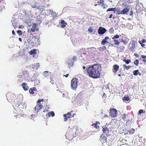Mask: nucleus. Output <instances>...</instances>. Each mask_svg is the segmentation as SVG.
<instances>
[{"instance_id":"obj_39","label":"nucleus","mask_w":146,"mask_h":146,"mask_svg":"<svg viewBox=\"0 0 146 146\" xmlns=\"http://www.w3.org/2000/svg\"><path fill=\"white\" fill-rule=\"evenodd\" d=\"M72 59V60L73 62H74V61H76L77 60V58L76 56H74Z\"/></svg>"},{"instance_id":"obj_57","label":"nucleus","mask_w":146,"mask_h":146,"mask_svg":"<svg viewBox=\"0 0 146 146\" xmlns=\"http://www.w3.org/2000/svg\"><path fill=\"white\" fill-rule=\"evenodd\" d=\"M12 33L13 35H15V33L13 30L12 31Z\"/></svg>"},{"instance_id":"obj_60","label":"nucleus","mask_w":146,"mask_h":146,"mask_svg":"<svg viewBox=\"0 0 146 146\" xmlns=\"http://www.w3.org/2000/svg\"><path fill=\"white\" fill-rule=\"evenodd\" d=\"M104 117H108V115L106 114H105V115H104Z\"/></svg>"},{"instance_id":"obj_11","label":"nucleus","mask_w":146,"mask_h":146,"mask_svg":"<svg viewBox=\"0 0 146 146\" xmlns=\"http://www.w3.org/2000/svg\"><path fill=\"white\" fill-rule=\"evenodd\" d=\"M109 39V37L108 36H106L105 38L101 42V44L102 45H104L105 44H107L108 43V41H107V40H108Z\"/></svg>"},{"instance_id":"obj_56","label":"nucleus","mask_w":146,"mask_h":146,"mask_svg":"<svg viewBox=\"0 0 146 146\" xmlns=\"http://www.w3.org/2000/svg\"><path fill=\"white\" fill-rule=\"evenodd\" d=\"M35 26H36V24H33V27H33V28H34Z\"/></svg>"},{"instance_id":"obj_37","label":"nucleus","mask_w":146,"mask_h":146,"mask_svg":"<svg viewBox=\"0 0 146 146\" xmlns=\"http://www.w3.org/2000/svg\"><path fill=\"white\" fill-rule=\"evenodd\" d=\"M31 31L33 32H34L35 31H36V26H35L34 28H33V27H32V28L31 29Z\"/></svg>"},{"instance_id":"obj_26","label":"nucleus","mask_w":146,"mask_h":146,"mask_svg":"<svg viewBox=\"0 0 146 146\" xmlns=\"http://www.w3.org/2000/svg\"><path fill=\"white\" fill-rule=\"evenodd\" d=\"M135 131V130L133 128H131L130 130H129V134H133Z\"/></svg>"},{"instance_id":"obj_49","label":"nucleus","mask_w":146,"mask_h":146,"mask_svg":"<svg viewBox=\"0 0 146 146\" xmlns=\"http://www.w3.org/2000/svg\"><path fill=\"white\" fill-rule=\"evenodd\" d=\"M141 56L142 58H144V59L146 58V56L145 55H142Z\"/></svg>"},{"instance_id":"obj_14","label":"nucleus","mask_w":146,"mask_h":146,"mask_svg":"<svg viewBox=\"0 0 146 146\" xmlns=\"http://www.w3.org/2000/svg\"><path fill=\"white\" fill-rule=\"evenodd\" d=\"M27 84L25 82L22 84L23 88L24 90H27L29 88V87L27 86Z\"/></svg>"},{"instance_id":"obj_51","label":"nucleus","mask_w":146,"mask_h":146,"mask_svg":"<svg viewBox=\"0 0 146 146\" xmlns=\"http://www.w3.org/2000/svg\"><path fill=\"white\" fill-rule=\"evenodd\" d=\"M120 42H123L124 44L126 43V42H125V41H124V40L123 39H121L120 40Z\"/></svg>"},{"instance_id":"obj_48","label":"nucleus","mask_w":146,"mask_h":146,"mask_svg":"<svg viewBox=\"0 0 146 146\" xmlns=\"http://www.w3.org/2000/svg\"><path fill=\"white\" fill-rule=\"evenodd\" d=\"M88 31L90 32V33H92L93 31L92 29L91 28H89L88 29Z\"/></svg>"},{"instance_id":"obj_33","label":"nucleus","mask_w":146,"mask_h":146,"mask_svg":"<svg viewBox=\"0 0 146 146\" xmlns=\"http://www.w3.org/2000/svg\"><path fill=\"white\" fill-rule=\"evenodd\" d=\"M139 60H138L137 59L134 61V64L136 66H138L139 63Z\"/></svg>"},{"instance_id":"obj_47","label":"nucleus","mask_w":146,"mask_h":146,"mask_svg":"<svg viewBox=\"0 0 146 146\" xmlns=\"http://www.w3.org/2000/svg\"><path fill=\"white\" fill-rule=\"evenodd\" d=\"M143 110H140L138 112V113L141 114L143 112Z\"/></svg>"},{"instance_id":"obj_19","label":"nucleus","mask_w":146,"mask_h":146,"mask_svg":"<svg viewBox=\"0 0 146 146\" xmlns=\"http://www.w3.org/2000/svg\"><path fill=\"white\" fill-rule=\"evenodd\" d=\"M49 74H50L48 71H46L44 72H43V75L46 78L49 75Z\"/></svg>"},{"instance_id":"obj_29","label":"nucleus","mask_w":146,"mask_h":146,"mask_svg":"<svg viewBox=\"0 0 146 146\" xmlns=\"http://www.w3.org/2000/svg\"><path fill=\"white\" fill-rule=\"evenodd\" d=\"M123 61L125 62L126 64H128L131 62V60L130 59H127L126 60L125 59L123 60Z\"/></svg>"},{"instance_id":"obj_13","label":"nucleus","mask_w":146,"mask_h":146,"mask_svg":"<svg viewBox=\"0 0 146 146\" xmlns=\"http://www.w3.org/2000/svg\"><path fill=\"white\" fill-rule=\"evenodd\" d=\"M36 49H33V50H32L29 52V54L30 55H33V57H35V56L36 54Z\"/></svg>"},{"instance_id":"obj_5","label":"nucleus","mask_w":146,"mask_h":146,"mask_svg":"<svg viewBox=\"0 0 146 146\" xmlns=\"http://www.w3.org/2000/svg\"><path fill=\"white\" fill-rule=\"evenodd\" d=\"M72 115L71 113L70 112H68L66 114H64V121H66L68 119L71 117Z\"/></svg>"},{"instance_id":"obj_46","label":"nucleus","mask_w":146,"mask_h":146,"mask_svg":"<svg viewBox=\"0 0 146 146\" xmlns=\"http://www.w3.org/2000/svg\"><path fill=\"white\" fill-rule=\"evenodd\" d=\"M43 107L42 105L41 104H38V108H39V110H40L41 108H42Z\"/></svg>"},{"instance_id":"obj_20","label":"nucleus","mask_w":146,"mask_h":146,"mask_svg":"<svg viewBox=\"0 0 146 146\" xmlns=\"http://www.w3.org/2000/svg\"><path fill=\"white\" fill-rule=\"evenodd\" d=\"M102 131L104 133H105L106 131L109 132V129L107 127L104 126L102 127Z\"/></svg>"},{"instance_id":"obj_18","label":"nucleus","mask_w":146,"mask_h":146,"mask_svg":"<svg viewBox=\"0 0 146 146\" xmlns=\"http://www.w3.org/2000/svg\"><path fill=\"white\" fill-rule=\"evenodd\" d=\"M113 11L114 12V13H116V8H109L107 10V12H108V11Z\"/></svg>"},{"instance_id":"obj_58","label":"nucleus","mask_w":146,"mask_h":146,"mask_svg":"<svg viewBox=\"0 0 146 146\" xmlns=\"http://www.w3.org/2000/svg\"><path fill=\"white\" fill-rule=\"evenodd\" d=\"M50 82L52 84H54V82H53V80H51L50 81Z\"/></svg>"},{"instance_id":"obj_30","label":"nucleus","mask_w":146,"mask_h":146,"mask_svg":"<svg viewBox=\"0 0 146 146\" xmlns=\"http://www.w3.org/2000/svg\"><path fill=\"white\" fill-rule=\"evenodd\" d=\"M123 67L125 68L126 70H128L129 68H131V66H126L125 64H123Z\"/></svg>"},{"instance_id":"obj_52","label":"nucleus","mask_w":146,"mask_h":146,"mask_svg":"<svg viewBox=\"0 0 146 146\" xmlns=\"http://www.w3.org/2000/svg\"><path fill=\"white\" fill-rule=\"evenodd\" d=\"M134 55L136 57H139V55L137 53H135Z\"/></svg>"},{"instance_id":"obj_27","label":"nucleus","mask_w":146,"mask_h":146,"mask_svg":"<svg viewBox=\"0 0 146 146\" xmlns=\"http://www.w3.org/2000/svg\"><path fill=\"white\" fill-rule=\"evenodd\" d=\"M126 116H128L126 114L124 113L122 115V119H123L124 121H125V119L126 118Z\"/></svg>"},{"instance_id":"obj_35","label":"nucleus","mask_w":146,"mask_h":146,"mask_svg":"<svg viewBox=\"0 0 146 146\" xmlns=\"http://www.w3.org/2000/svg\"><path fill=\"white\" fill-rule=\"evenodd\" d=\"M119 38V35H115L112 38V39L115 40V39L118 38Z\"/></svg>"},{"instance_id":"obj_16","label":"nucleus","mask_w":146,"mask_h":146,"mask_svg":"<svg viewBox=\"0 0 146 146\" xmlns=\"http://www.w3.org/2000/svg\"><path fill=\"white\" fill-rule=\"evenodd\" d=\"M100 123L99 121H97L96 122V123H93L92 125V126H94V127L96 129H98L99 128V125H98V124H100Z\"/></svg>"},{"instance_id":"obj_64","label":"nucleus","mask_w":146,"mask_h":146,"mask_svg":"<svg viewBox=\"0 0 146 146\" xmlns=\"http://www.w3.org/2000/svg\"><path fill=\"white\" fill-rule=\"evenodd\" d=\"M141 44L142 46L143 47L144 46H145V44Z\"/></svg>"},{"instance_id":"obj_45","label":"nucleus","mask_w":146,"mask_h":146,"mask_svg":"<svg viewBox=\"0 0 146 146\" xmlns=\"http://www.w3.org/2000/svg\"><path fill=\"white\" fill-rule=\"evenodd\" d=\"M15 22L14 21V20H13L12 22V25L15 28V27H17V26H16V24L15 23Z\"/></svg>"},{"instance_id":"obj_59","label":"nucleus","mask_w":146,"mask_h":146,"mask_svg":"<svg viewBox=\"0 0 146 146\" xmlns=\"http://www.w3.org/2000/svg\"><path fill=\"white\" fill-rule=\"evenodd\" d=\"M142 61L144 63H145L146 62V60L145 59H143Z\"/></svg>"},{"instance_id":"obj_24","label":"nucleus","mask_w":146,"mask_h":146,"mask_svg":"<svg viewBox=\"0 0 146 146\" xmlns=\"http://www.w3.org/2000/svg\"><path fill=\"white\" fill-rule=\"evenodd\" d=\"M131 46L129 48V49L131 51H133L134 50V48L135 47V45L133 44H131Z\"/></svg>"},{"instance_id":"obj_41","label":"nucleus","mask_w":146,"mask_h":146,"mask_svg":"<svg viewBox=\"0 0 146 146\" xmlns=\"http://www.w3.org/2000/svg\"><path fill=\"white\" fill-rule=\"evenodd\" d=\"M17 33L19 35H22V32L21 31V30H18L17 32Z\"/></svg>"},{"instance_id":"obj_38","label":"nucleus","mask_w":146,"mask_h":146,"mask_svg":"<svg viewBox=\"0 0 146 146\" xmlns=\"http://www.w3.org/2000/svg\"><path fill=\"white\" fill-rule=\"evenodd\" d=\"M114 41L115 42V44L118 45L119 44L120 42L118 41L117 40H114Z\"/></svg>"},{"instance_id":"obj_15","label":"nucleus","mask_w":146,"mask_h":146,"mask_svg":"<svg viewBox=\"0 0 146 146\" xmlns=\"http://www.w3.org/2000/svg\"><path fill=\"white\" fill-rule=\"evenodd\" d=\"M101 140L102 141V142H106L107 141V138L104 135L103 136L102 135L100 137Z\"/></svg>"},{"instance_id":"obj_61","label":"nucleus","mask_w":146,"mask_h":146,"mask_svg":"<svg viewBox=\"0 0 146 146\" xmlns=\"http://www.w3.org/2000/svg\"><path fill=\"white\" fill-rule=\"evenodd\" d=\"M68 75H69V74H66V75H64V76L66 77H67L68 76Z\"/></svg>"},{"instance_id":"obj_43","label":"nucleus","mask_w":146,"mask_h":146,"mask_svg":"<svg viewBox=\"0 0 146 146\" xmlns=\"http://www.w3.org/2000/svg\"><path fill=\"white\" fill-rule=\"evenodd\" d=\"M29 92L31 94H33L34 93V92H33V90L32 88H31L30 89Z\"/></svg>"},{"instance_id":"obj_50","label":"nucleus","mask_w":146,"mask_h":146,"mask_svg":"<svg viewBox=\"0 0 146 146\" xmlns=\"http://www.w3.org/2000/svg\"><path fill=\"white\" fill-rule=\"evenodd\" d=\"M23 80L21 77L19 78L18 79V80L20 81H23Z\"/></svg>"},{"instance_id":"obj_32","label":"nucleus","mask_w":146,"mask_h":146,"mask_svg":"<svg viewBox=\"0 0 146 146\" xmlns=\"http://www.w3.org/2000/svg\"><path fill=\"white\" fill-rule=\"evenodd\" d=\"M139 72V70H135L133 72V74L135 76H137L138 75V73Z\"/></svg>"},{"instance_id":"obj_3","label":"nucleus","mask_w":146,"mask_h":146,"mask_svg":"<svg viewBox=\"0 0 146 146\" xmlns=\"http://www.w3.org/2000/svg\"><path fill=\"white\" fill-rule=\"evenodd\" d=\"M110 111V114L111 117L113 118L117 117V111L116 109L111 108Z\"/></svg>"},{"instance_id":"obj_28","label":"nucleus","mask_w":146,"mask_h":146,"mask_svg":"<svg viewBox=\"0 0 146 146\" xmlns=\"http://www.w3.org/2000/svg\"><path fill=\"white\" fill-rule=\"evenodd\" d=\"M130 99L129 96L124 97L123 98V101H128Z\"/></svg>"},{"instance_id":"obj_21","label":"nucleus","mask_w":146,"mask_h":146,"mask_svg":"<svg viewBox=\"0 0 146 146\" xmlns=\"http://www.w3.org/2000/svg\"><path fill=\"white\" fill-rule=\"evenodd\" d=\"M54 113L53 111L49 112L46 114L47 116H48L51 115L52 117H53L54 116Z\"/></svg>"},{"instance_id":"obj_10","label":"nucleus","mask_w":146,"mask_h":146,"mask_svg":"<svg viewBox=\"0 0 146 146\" xmlns=\"http://www.w3.org/2000/svg\"><path fill=\"white\" fill-rule=\"evenodd\" d=\"M119 68V66L117 64L114 65L113 66V72L114 73H116Z\"/></svg>"},{"instance_id":"obj_63","label":"nucleus","mask_w":146,"mask_h":146,"mask_svg":"<svg viewBox=\"0 0 146 146\" xmlns=\"http://www.w3.org/2000/svg\"><path fill=\"white\" fill-rule=\"evenodd\" d=\"M19 40L21 42L22 41V39L21 38H19Z\"/></svg>"},{"instance_id":"obj_34","label":"nucleus","mask_w":146,"mask_h":146,"mask_svg":"<svg viewBox=\"0 0 146 146\" xmlns=\"http://www.w3.org/2000/svg\"><path fill=\"white\" fill-rule=\"evenodd\" d=\"M109 32L110 33H113L114 32V30L113 28H111L109 30Z\"/></svg>"},{"instance_id":"obj_53","label":"nucleus","mask_w":146,"mask_h":146,"mask_svg":"<svg viewBox=\"0 0 146 146\" xmlns=\"http://www.w3.org/2000/svg\"><path fill=\"white\" fill-rule=\"evenodd\" d=\"M117 11L118 12L117 14H118V15H119L120 14H120V11H119V10H118V11L117 10Z\"/></svg>"},{"instance_id":"obj_17","label":"nucleus","mask_w":146,"mask_h":146,"mask_svg":"<svg viewBox=\"0 0 146 146\" xmlns=\"http://www.w3.org/2000/svg\"><path fill=\"white\" fill-rule=\"evenodd\" d=\"M90 52H92V53L93 52H94L96 50V48L94 47H92L91 48H89L87 49Z\"/></svg>"},{"instance_id":"obj_6","label":"nucleus","mask_w":146,"mask_h":146,"mask_svg":"<svg viewBox=\"0 0 146 146\" xmlns=\"http://www.w3.org/2000/svg\"><path fill=\"white\" fill-rule=\"evenodd\" d=\"M66 138L69 140L72 139L74 137V136L73 135L69 132H67L66 133Z\"/></svg>"},{"instance_id":"obj_1","label":"nucleus","mask_w":146,"mask_h":146,"mask_svg":"<svg viewBox=\"0 0 146 146\" xmlns=\"http://www.w3.org/2000/svg\"><path fill=\"white\" fill-rule=\"evenodd\" d=\"M87 72L89 76L94 78H98L101 76L102 71L101 66L95 64L90 66L86 69Z\"/></svg>"},{"instance_id":"obj_8","label":"nucleus","mask_w":146,"mask_h":146,"mask_svg":"<svg viewBox=\"0 0 146 146\" xmlns=\"http://www.w3.org/2000/svg\"><path fill=\"white\" fill-rule=\"evenodd\" d=\"M44 6L42 4L41 5L39 6L38 7V8H37V9L38 11V13H40L44 10Z\"/></svg>"},{"instance_id":"obj_7","label":"nucleus","mask_w":146,"mask_h":146,"mask_svg":"<svg viewBox=\"0 0 146 146\" xmlns=\"http://www.w3.org/2000/svg\"><path fill=\"white\" fill-rule=\"evenodd\" d=\"M67 62L69 68H70L73 66L74 62L72 59L69 58L68 59Z\"/></svg>"},{"instance_id":"obj_22","label":"nucleus","mask_w":146,"mask_h":146,"mask_svg":"<svg viewBox=\"0 0 146 146\" xmlns=\"http://www.w3.org/2000/svg\"><path fill=\"white\" fill-rule=\"evenodd\" d=\"M101 6L102 7H103V9H106L108 6L105 3H104V2H102V4L101 5Z\"/></svg>"},{"instance_id":"obj_4","label":"nucleus","mask_w":146,"mask_h":146,"mask_svg":"<svg viewBox=\"0 0 146 146\" xmlns=\"http://www.w3.org/2000/svg\"><path fill=\"white\" fill-rule=\"evenodd\" d=\"M107 31L106 29L104 28L100 27L98 30V33L99 34L103 35Z\"/></svg>"},{"instance_id":"obj_62","label":"nucleus","mask_w":146,"mask_h":146,"mask_svg":"<svg viewBox=\"0 0 146 146\" xmlns=\"http://www.w3.org/2000/svg\"><path fill=\"white\" fill-rule=\"evenodd\" d=\"M33 90H34V91H36V88L35 87H34L33 88Z\"/></svg>"},{"instance_id":"obj_40","label":"nucleus","mask_w":146,"mask_h":146,"mask_svg":"<svg viewBox=\"0 0 146 146\" xmlns=\"http://www.w3.org/2000/svg\"><path fill=\"white\" fill-rule=\"evenodd\" d=\"M103 2H104V0H100V1H98V5H101Z\"/></svg>"},{"instance_id":"obj_9","label":"nucleus","mask_w":146,"mask_h":146,"mask_svg":"<svg viewBox=\"0 0 146 146\" xmlns=\"http://www.w3.org/2000/svg\"><path fill=\"white\" fill-rule=\"evenodd\" d=\"M129 8H124L121 11L120 14H127L129 11Z\"/></svg>"},{"instance_id":"obj_36","label":"nucleus","mask_w":146,"mask_h":146,"mask_svg":"<svg viewBox=\"0 0 146 146\" xmlns=\"http://www.w3.org/2000/svg\"><path fill=\"white\" fill-rule=\"evenodd\" d=\"M139 43H140L141 44H142L144 43H145L146 42V40L145 39H143L142 41H139Z\"/></svg>"},{"instance_id":"obj_54","label":"nucleus","mask_w":146,"mask_h":146,"mask_svg":"<svg viewBox=\"0 0 146 146\" xmlns=\"http://www.w3.org/2000/svg\"><path fill=\"white\" fill-rule=\"evenodd\" d=\"M31 7H33V8H35L36 7V5H31Z\"/></svg>"},{"instance_id":"obj_55","label":"nucleus","mask_w":146,"mask_h":146,"mask_svg":"<svg viewBox=\"0 0 146 146\" xmlns=\"http://www.w3.org/2000/svg\"><path fill=\"white\" fill-rule=\"evenodd\" d=\"M112 16H113V15L112 14H111L110 15V16H109V18L110 19H111L112 18Z\"/></svg>"},{"instance_id":"obj_25","label":"nucleus","mask_w":146,"mask_h":146,"mask_svg":"<svg viewBox=\"0 0 146 146\" xmlns=\"http://www.w3.org/2000/svg\"><path fill=\"white\" fill-rule=\"evenodd\" d=\"M81 56L83 59L84 60V59L87 57V55L86 53L84 52L83 54L81 55Z\"/></svg>"},{"instance_id":"obj_23","label":"nucleus","mask_w":146,"mask_h":146,"mask_svg":"<svg viewBox=\"0 0 146 146\" xmlns=\"http://www.w3.org/2000/svg\"><path fill=\"white\" fill-rule=\"evenodd\" d=\"M36 114H32L31 115V119L33 120V121H35V119H36Z\"/></svg>"},{"instance_id":"obj_42","label":"nucleus","mask_w":146,"mask_h":146,"mask_svg":"<svg viewBox=\"0 0 146 146\" xmlns=\"http://www.w3.org/2000/svg\"><path fill=\"white\" fill-rule=\"evenodd\" d=\"M124 130L125 132V135L128 134V133H129V130L128 129H125Z\"/></svg>"},{"instance_id":"obj_12","label":"nucleus","mask_w":146,"mask_h":146,"mask_svg":"<svg viewBox=\"0 0 146 146\" xmlns=\"http://www.w3.org/2000/svg\"><path fill=\"white\" fill-rule=\"evenodd\" d=\"M61 24V27L62 28H64L67 25V23L65 22L64 20H62L60 22Z\"/></svg>"},{"instance_id":"obj_44","label":"nucleus","mask_w":146,"mask_h":146,"mask_svg":"<svg viewBox=\"0 0 146 146\" xmlns=\"http://www.w3.org/2000/svg\"><path fill=\"white\" fill-rule=\"evenodd\" d=\"M44 101L43 99H42L41 100H38L37 101V103H38V104H39V103L40 102H43Z\"/></svg>"},{"instance_id":"obj_2","label":"nucleus","mask_w":146,"mask_h":146,"mask_svg":"<svg viewBox=\"0 0 146 146\" xmlns=\"http://www.w3.org/2000/svg\"><path fill=\"white\" fill-rule=\"evenodd\" d=\"M78 79L76 78H73L71 81V86L72 89H76L78 86Z\"/></svg>"},{"instance_id":"obj_31","label":"nucleus","mask_w":146,"mask_h":146,"mask_svg":"<svg viewBox=\"0 0 146 146\" xmlns=\"http://www.w3.org/2000/svg\"><path fill=\"white\" fill-rule=\"evenodd\" d=\"M51 15L53 17H55L57 16V15L56 12H53V11H52Z\"/></svg>"}]
</instances>
